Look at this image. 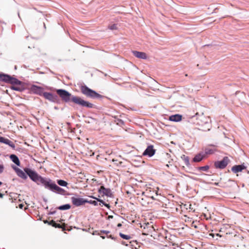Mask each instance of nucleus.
Listing matches in <instances>:
<instances>
[{"label":"nucleus","instance_id":"obj_17","mask_svg":"<svg viewBox=\"0 0 249 249\" xmlns=\"http://www.w3.org/2000/svg\"><path fill=\"white\" fill-rule=\"evenodd\" d=\"M53 192H54V193H56L60 194V195H65V193H66V191L64 189L59 187L56 184L54 186V187L53 188Z\"/></svg>","mask_w":249,"mask_h":249},{"label":"nucleus","instance_id":"obj_44","mask_svg":"<svg viewBox=\"0 0 249 249\" xmlns=\"http://www.w3.org/2000/svg\"><path fill=\"white\" fill-rule=\"evenodd\" d=\"M23 206V204H19V208L21 209L22 208Z\"/></svg>","mask_w":249,"mask_h":249},{"label":"nucleus","instance_id":"obj_21","mask_svg":"<svg viewBox=\"0 0 249 249\" xmlns=\"http://www.w3.org/2000/svg\"><path fill=\"white\" fill-rule=\"evenodd\" d=\"M3 143L8 145L13 149L15 148V144L12 141H11L10 140L7 138H4V142H3Z\"/></svg>","mask_w":249,"mask_h":249},{"label":"nucleus","instance_id":"obj_20","mask_svg":"<svg viewBox=\"0 0 249 249\" xmlns=\"http://www.w3.org/2000/svg\"><path fill=\"white\" fill-rule=\"evenodd\" d=\"M204 158V155L201 153H199L196 155L193 159V161L195 162H200Z\"/></svg>","mask_w":249,"mask_h":249},{"label":"nucleus","instance_id":"obj_36","mask_svg":"<svg viewBox=\"0 0 249 249\" xmlns=\"http://www.w3.org/2000/svg\"><path fill=\"white\" fill-rule=\"evenodd\" d=\"M118 124L120 123V124H124V122L123 121H122V120L121 119H118Z\"/></svg>","mask_w":249,"mask_h":249},{"label":"nucleus","instance_id":"obj_4","mask_svg":"<svg viewBox=\"0 0 249 249\" xmlns=\"http://www.w3.org/2000/svg\"><path fill=\"white\" fill-rule=\"evenodd\" d=\"M0 81L9 83L13 85L22 84V82L18 79L4 73H0Z\"/></svg>","mask_w":249,"mask_h":249},{"label":"nucleus","instance_id":"obj_39","mask_svg":"<svg viewBox=\"0 0 249 249\" xmlns=\"http://www.w3.org/2000/svg\"><path fill=\"white\" fill-rule=\"evenodd\" d=\"M56 225H57V223H55V222L54 221V223L53 224L52 226L53 227L56 228Z\"/></svg>","mask_w":249,"mask_h":249},{"label":"nucleus","instance_id":"obj_32","mask_svg":"<svg viewBox=\"0 0 249 249\" xmlns=\"http://www.w3.org/2000/svg\"><path fill=\"white\" fill-rule=\"evenodd\" d=\"M158 196V193L157 191L155 192V196H153V195H152V196L149 195V197L153 200H158V199L156 197V196Z\"/></svg>","mask_w":249,"mask_h":249},{"label":"nucleus","instance_id":"obj_34","mask_svg":"<svg viewBox=\"0 0 249 249\" xmlns=\"http://www.w3.org/2000/svg\"><path fill=\"white\" fill-rule=\"evenodd\" d=\"M4 137L0 136V142L3 143V142H4Z\"/></svg>","mask_w":249,"mask_h":249},{"label":"nucleus","instance_id":"obj_16","mask_svg":"<svg viewBox=\"0 0 249 249\" xmlns=\"http://www.w3.org/2000/svg\"><path fill=\"white\" fill-rule=\"evenodd\" d=\"M11 89L14 90L22 91L25 89L24 83L22 82V84L13 85L11 86Z\"/></svg>","mask_w":249,"mask_h":249},{"label":"nucleus","instance_id":"obj_11","mask_svg":"<svg viewBox=\"0 0 249 249\" xmlns=\"http://www.w3.org/2000/svg\"><path fill=\"white\" fill-rule=\"evenodd\" d=\"M43 96L46 99L53 102H57L58 100V96L51 92H44Z\"/></svg>","mask_w":249,"mask_h":249},{"label":"nucleus","instance_id":"obj_43","mask_svg":"<svg viewBox=\"0 0 249 249\" xmlns=\"http://www.w3.org/2000/svg\"><path fill=\"white\" fill-rule=\"evenodd\" d=\"M98 232H98L97 231H95L93 232V234H98Z\"/></svg>","mask_w":249,"mask_h":249},{"label":"nucleus","instance_id":"obj_28","mask_svg":"<svg viewBox=\"0 0 249 249\" xmlns=\"http://www.w3.org/2000/svg\"><path fill=\"white\" fill-rule=\"evenodd\" d=\"M91 197H92L94 199H96L97 200V201L101 203L103 205L105 206L106 207H107L108 208H109V205L108 204L106 203L103 200L100 199L99 198H96L93 196H92Z\"/></svg>","mask_w":249,"mask_h":249},{"label":"nucleus","instance_id":"obj_9","mask_svg":"<svg viewBox=\"0 0 249 249\" xmlns=\"http://www.w3.org/2000/svg\"><path fill=\"white\" fill-rule=\"evenodd\" d=\"M156 151V150L154 148V146L153 145H149L144 151L142 153V155L144 156L151 157L155 155Z\"/></svg>","mask_w":249,"mask_h":249},{"label":"nucleus","instance_id":"obj_33","mask_svg":"<svg viewBox=\"0 0 249 249\" xmlns=\"http://www.w3.org/2000/svg\"><path fill=\"white\" fill-rule=\"evenodd\" d=\"M4 169V166L2 164H0V174L2 173Z\"/></svg>","mask_w":249,"mask_h":249},{"label":"nucleus","instance_id":"obj_10","mask_svg":"<svg viewBox=\"0 0 249 249\" xmlns=\"http://www.w3.org/2000/svg\"><path fill=\"white\" fill-rule=\"evenodd\" d=\"M71 199L72 204L77 207L83 205L87 202V200L81 197H72Z\"/></svg>","mask_w":249,"mask_h":249},{"label":"nucleus","instance_id":"obj_18","mask_svg":"<svg viewBox=\"0 0 249 249\" xmlns=\"http://www.w3.org/2000/svg\"><path fill=\"white\" fill-rule=\"evenodd\" d=\"M182 116L181 115L177 114L175 115H171L169 117V120L172 122H178L181 120Z\"/></svg>","mask_w":249,"mask_h":249},{"label":"nucleus","instance_id":"obj_15","mask_svg":"<svg viewBox=\"0 0 249 249\" xmlns=\"http://www.w3.org/2000/svg\"><path fill=\"white\" fill-rule=\"evenodd\" d=\"M14 170H15L17 175L21 178L22 179H26L27 178V176L26 175V173L25 172V171H23L21 169H20L18 168H17L16 167H15L14 168Z\"/></svg>","mask_w":249,"mask_h":249},{"label":"nucleus","instance_id":"obj_27","mask_svg":"<svg viewBox=\"0 0 249 249\" xmlns=\"http://www.w3.org/2000/svg\"><path fill=\"white\" fill-rule=\"evenodd\" d=\"M109 233H110V231H108L102 230V231H100V232H98V235H100L102 239H105V236L101 235V234L102 233H103V234H106L107 235Z\"/></svg>","mask_w":249,"mask_h":249},{"label":"nucleus","instance_id":"obj_30","mask_svg":"<svg viewBox=\"0 0 249 249\" xmlns=\"http://www.w3.org/2000/svg\"><path fill=\"white\" fill-rule=\"evenodd\" d=\"M98 201H97V200L95 201V200H87V203H89V204H93L94 206H97L98 205Z\"/></svg>","mask_w":249,"mask_h":249},{"label":"nucleus","instance_id":"obj_46","mask_svg":"<svg viewBox=\"0 0 249 249\" xmlns=\"http://www.w3.org/2000/svg\"><path fill=\"white\" fill-rule=\"evenodd\" d=\"M165 166H166V167H169V164H166V165H165Z\"/></svg>","mask_w":249,"mask_h":249},{"label":"nucleus","instance_id":"obj_7","mask_svg":"<svg viewBox=\"0 0 249 249\" xmlns=\"http://www.w3.org/2000/svg\"><path fill=\"white\" fill-rule=\"evenodd\" d=\"M230 162L229 158L228 157H224L221 160L215 161L214 166L216 169H223L226 167Z\"/></svg>","mask_w":249,"mask_h":249},{"label":"nucleus","instance_id":"obj_42","mask_svg":"<svg viewBox=\"0 0 249 249\" xmlns=\"http://www.w3.org/2000/svg\"><path fill=\"white\" fill-rule=\"evenodd\" d=\"M122 226V225L121 223H119L117 225V227H121Z\"/></svg>","mask_w":249,"mask_h":249},{"label":"nucleus","instance_id":"obj_26","mask_svg":"<svg viewBox=\"0 0 249 249\" xmlns=\"http://www.w3.org/2000/svg\"><path fill=\"white\" fill-rule=\"evenodd\" d=\"M210 168L209 165H205L204 166H200L197 168L198 170L207 172Z\"/></svg>","mask_w":249,"mask_h":249},{"label":"nucleus","instance_id":"obj_45","mask_svg":"<svg viewBox=\"0 0 249 249\" xmlns=\"http://www.w3.org/2000/svg\"><path fill=\"white\" fill-rule=\"evenodd\" d=\"M48 222H49L48 220H44V223H45V224H46V223L48 224Z\"/></svg>","mask_w":249,"mask_h":249},{"label":"nucleus","instance_id":"obj_2","mask_svg":"<svg viewBox=\"0 0 249 249\" xmlns=\"http://www.w3.org/2000/svg\"><path fill=\"white\" fill-rule=\"evenodd\" d=\"M56 92L65 102L67 103L69 101H71L75 104L82 107H86L89 108L93 107L94 105L92 103L85 101L80 97L72 95L65 89H58L56 90Z\"/></svg>","mask_w":249,"mask_h":249},{"label":"nucleus","instance_id":"obj_37","mask_svg":"<svg viewBox=\"0 0 249 249\" xmlns=\"http://www.w3.org/2000/svg\"><path fill=\"white\" fill-rule=\"evenodd\" d=\"M107 238H111V239H114V237H113L112 235H107Z\"/></svg>","mask_w":249,"mask_h":249},{"label":"nucleus","instance_id":"obj_38","mask_svg":"<svg viewBox=\"0 0 249 249\" xmlns=\"http://www.w3.org/2000/svg\"><path fill=\"white\" fill-rule=\"evenodd\" d=\"M56 228H62V226H61V225L60 224H57V223Z\"/></svg>","mask_w":249,"mask_h":249},{"label":"nucleus","instance_id":"obj_14","mask_svg":"<svg viewBox=\"0 0 249 249\" xmlns=\"http://www.w3.org/2000/svg\"><path fill=\"white\" fill-rule=\"evenodd\" d=\"M132 53L135 57L138 58L142 59H146L147 58V54L144 52L132 51Z\"/></svg>","mask_w":249,"mask_h":249},{"label":"nucleus","instance_id":"obj_23","mask_svg":"<svg viewBox=\"0 0 249 249\" xmlns=\"http://www.w3.org/2000/svg\"><path fill=\"white\" fill-rule=\"evenodd\" d=\"M181 158L186 166H188L190 165L189 158L188 156L183 155Z\"/></svg>","mask_w":249,"mask_h":249},{"label":"nucleus","instance_id":"obj_31","mask_svg":"<svg viewBox=\"0 0 249 249\" xmlns=\"http://www.w3.org/2000/svg\"><path fill=\"white\" fill-rule=\"evenodd\" d=\"M108 28L111 30H116L117 29V24H113V25L109 26Z\"/></svg>","mask_w":249,"mask_h":249},{"label":"nucleus","instance_id":"obj_22","mask_svg":"<svg viewBox=\"0 0 249 249\" xmlns=\"http://www.w3.org/2000/svg\"><path fill=\"white\" fill-rule=\"evenodd\" d=\"M215 149L214 148H210L209 147H206L205 148L204 151L205 154L206 155L208 154H212L214 153V152L215 151Z\"/></svg>","mask_w":249,"mask_h":249},{"label":"nucleus","instance_id":"obj_25","mask_svg":"<svg viewBox=\"0 0 249 249\" xmlns=\"http://www.w3.org/2000/svg\"><path fill=\"white\" fill-rule=\"evenodd\" d=\"M57 183L59 185H60L61 186H63V187H66L67 186V185L68 184L67 182H66V181H65L64 180H62V179L57 180Z\"/></svg>","mask_w":249,"mask_h":249},{"label":"nucleus","instance_id":"obj_35","mask_svg":"<svg viewBox=\"0 0 249 249\" xmlns=\"http://www.w3.org/2000/svg\"><path fill=\"white\" fill-rule=\"evenodd\" d=\"M54 223V221L52 220L49 221V222H48V224L52 226Z\"/></svg>","mask_w":249,"mask_h":249},{"label":"nucleus","instance_id":"obj_13","mask_svg":"<svg viewBox=\"0 0 249 249\" xmlns=\"http://www.w3.org/2000/svg\"><path fill=\"white\" fill-rule=\"evenodd\" d=\"M100 194H103L107 196L111 197L112 193L111 190L109 188H106L104 186H101L98 190Z\"/></svg>","mask_w":249,"mask_h":249},{"label":"nucleus","instance_id":"obj_8","mask_svg":"<svg viewBox=\"0 0 249 249\" xmlns=\"http://www.w3.org/2000/svg\"><path fill=\"white\" fill-rule=\"evenodd\" d=\"M30 90L33 93L39 96L43 95L44 93V89L42 87L35 85H33L31 86Z\"/></svg>","mask_w":249,"mask_h":249},{"label":"nucleus","instance_id":"obj_6","mask_svg":"<svg viewBox=\"0 0 249 249\" xmlns=\"http://www.w3.org/2000/svg\"><path fill=\"white\" fill-rule=\"evenodd\" d=\"M40 184L42 185L45 188L53 192L55 183L50 178L43 177L38 185Z\"/></svg>","mask_w":249,"mask_h":249},{"label":"nucleus","instance_id":"obj_1","mask_svg":"<svg viewBox=\"0 0 249 249\" xmlns=\"http://www.w3.org/2000/svg\"><path fill=\"white\" fill-rule=\"evenodd\" d=\"M186 115L189 122L202 126L204 131L210 130L211 120L209 116L204 115L202 112L199 113L197 111H194L193 113L189 111Z\"/></svg>","mask_w":249,"mask_h":249},{"label":"nucleus","instance_id":"obj_48","mask_svg":"<svg viewBox=\"0 0 249 249\" xmlns=\"http://www.w3.org/2000/svg\"><path fill=\"white\" fill-rule=\"evenodd\" d=\"M195 106L196 107V106H197V104H195Z\"/></svg>","mask_w":249,"mask_h":249},{"label":"nucleus","instance_id":"obj_24","mask_svg":"<svg viewBox=\"0 0 249 249\" xmlns=\"http://www.w3.org/2000/svg\"><path fill=\"white\" fill-rule=\"evenodd\" d=\"M71 207V206L70 204H66L65 205L60 206L59 207H58V209L60 210H66L70 209Z\"/></svg>","mask_w":249,"mask_h":249},{"label":"nucleus","instance_id":"obj_40","mask_svg":"<svg viewBox=\"0 0 249 249\" xmlns=\"http://www.w3.org/2000/svg\"><path fill=\"white\" fill-rule=\"evenodd\" d=\"M3 196L4 195L3 194L0 193V198H2Z\"/></svg>","mask_w":249,"mask_h":249},{"label":"nucleus","instance_id":"obj_5","mask_svg":"<svg viewBox=\"0 0 249 249\" xmlns=\"http://www.w3.org/2000/svg\"><path fill=\"white\" fill-rule=\"evenodd\" d=\"M24 171L32 181L37 184H39L43 178L42 177L39 175L35 171L29 168H25Z\"/></svg>","mask_w":249,"mask_h":249},{"label":"nucleus","instance_id":"obj_29","mask_svg":"<svg viewBox=\"0 0 249 249\" xmlns=\"http://www.w3.org/2000/svg\"><path fill=\"white\" fill-rule=\"evenodd\" d=\"M119 235H120V237H121L122 238H123L124 239H126V240H129V239H131V238L130 235H125L122 233H120Z\"/></svg>","mask_w":249,"mask_h":249},{"label":"nucleus","instance_id":"obj_3","mask_svg":"<svg viewBox=\"0 0 249 249\" xmlns=\"http://www.w3.org/2000/svg\"><path fill=\"white\" fill-rule=\"evenodd\" d=\"M80 89L82 93L87 97L92 99H101L103 96L96 92L86 85H82L80 87Z\"/></svg>","mask_w":249,"mask_h":249},{"label":"nucleus","instance_id":"obj_41","mask_svg":"<svg viewBox=\"0 0 249 249\" xmlns=\"http://www.w3.org/2000/svg\"><path fill=\"white\" fill-rule=\"evenodd\" d=\"M55 213V211H54V212H50V213H49V214H54V213Z\"/></svg>","mask_w":249,"mask_h":249},{"label":"nucleus","instance_id":"obj_12","mask_svg":"<svg viewBox=\"0 0 249 249\" xmlns=\"http://www.w3.org/2000/svg\"><path fill=\"white\" fill-rule=\"evenodd\" d=\"M247 166L245 163H243L240 165H236L232 166L231 168V171L234 174H237L238 172H242L243 170L246 169Z\"/></svg>","mask_w":249,"mask_h":249},{"label":"nucleus","instance_id":"obj_19","mask_svg":"<svg viewBox=\"0 0 249 249\" xmlns=\"http://www.w3.org/2000/svg\"><path fill=\"white\" fill-rule=\"evenodd\" d=\"M10 158L11 160L17 166H20V161L17 156L14 154H12L10 156Z\"/></svg>","mask_w":249,"mask_h":249},{"label":"nucleus","instance_id":"obj_47","mask_svg":"<svg viewBox=\"0 0 249 249\" xmlns=\"http://www.w3.org/2000/svg\"><path fill=\"white\" fill-rule=\"evenodd\" d=\"M2 184V182L0 181V186Z\"/></svg>","mask_w":249,"mask_h":249}]
</instances>
